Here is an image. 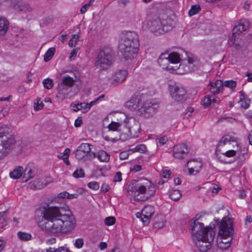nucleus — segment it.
Returning <instances> with one entry per match:
<instances>
[{
  "label": "nucleus",
  "instance_id": "1",
  "mask_svg": "<svg viewBox=\"0 0 252 252\" xmlns=\"http://www.w3.org/2000/svg\"><path fill=\"white\" fill-rule=\"evenodd\" d=\"M38 226L43 231L53 234H68L75 228L74 217L69 209L59 206L44 207Z\"/></svg>",
  "mask_w": 252,
  "mask_h": 252
},
{
  "label": "nucleus",
  "instance_id": "2",
  "mask_svg": "<svg viewBox=\"0 0 252 252\" xmlns=\"http://www.w3.org/2000/svg\"><path fill=\"white\" fill-rule=\"evenodd\" d=\"M138 47V35L135 32H126L122 35L119 48L126 61H133L136 57Z\"/></svg>",
  "mask_w": 252,
  "mask_h": 252
},
{
  "label": "nucleus",
  "instance_id": "3",
  "mask_svg": "<svg viewBox=\"0 0 252 252\" xmlns=\"http://www.w3.org/2000/svg\"><path fill=\"white\" fill-rule=\"evenodd\" d=\"M129 189L134 200L138 201H146L155 193V186L146 179L133 181Z\"/></svg>",
  "mask_w": 252,
  "mask_h": 252
},
{
  "label": "nucleus",
  "instance_id": "4",
  "mask_svg": "<svg viewBox=\"0 0 252 252\" xmlns=\"http://www.w3.org/2000/svg\"><path fill=\"white\" fill-rule=\"evenodd\" d=\"M146 28L156 35L162 34L170 31L174 26V22L170 18L162 20L157 15L149 17L146 22Z\"/></svg>",
  "mask_w": 252,
  "mask_h": 252
},
{
  "label": "nucleus",
  "instance_id": "5",
  "mask_svg": "<svg viewBox=\"0 0 252 252\" xmlns=\"http://www.w3.org/2000/svg\"><path fill=\"white\" fill-rule=\"evenodd\" d=\"M233 231L231 220L229 218H223L220 226L219 236L217 240L218 248L226 250L229 247L232 240L231 235Z\"/></svg>",
  "mask_w": 252,
  "mask_h": 252
},
{
  "label": "nucleus",
  "instance_id": "6",
  "mask_svg": "<svg viewBox=\"0 0 252 252\" xmlns=\"http://www.w3.org/2000/svg\"><path fill=\"white\" fill-rule=\"evenodd\" d=\"M10 128L5 125L0 126V160L6 157L16 143Z\"/></svg>",
  "mask_w": 252,
  "mask_h": 252
},
{
  "label": "nucleus",
  "instance_id": "7",
  "mask_svg": "<svg viewBox=\"0 0 252 252\" xmlns=\"http://www.w3.org/2000/svg\"><path fill=\"white\" fill-rule=\"evenodd\" d=\"M180 60L179 54L177 53H163L159 57L158 63L163 69L176 72L177 64Z\"/></svg>",
  "mask_w": 252,
  "mask_h": 252
},
{
  "label": "nucleus",
  "instance_id": "8",
  "mask_svg": "<svg viewBox=\"0 0 252 252\" xmlns=\"http://www.w3.org/2000/svg\"><path fill=\"white\" fill-rule=\"evenodd\" d=\"M124 123L127 131L121 134L120 139L126 141L137 137L141 129L139 123L132 117H126Z\"/></svg>",
  "mask_w": 252,
  "mask_h": 252
},
{
  "label": "nucleus",
  "instance_id": "9",
  "mask_svg": "<svg viewBox=\"0 0 252 252\" xmlns=\"http://www.w3.org/2000/svg\"><path fill=\"white\" fill-rule=\"evenodd\" d=\"M113 57L112 50L109 48H105L98 53L95 60L94 66L100 69H106L112 64Z\"/></svg>",
  "mask_w": 252,
  "mask_h": 252
},
{
  "label": "nucleus",
  "instance_id": "10",
  "mask_svg": "<svg viewBox=\"0 0 252 252\" xmlns=\"http://www.w3.org/2000/svg\"><path fill=\"white\" fill-rule=\"evenodd\" d=\"M93 146L89 143H82L75 151V157L79 160L84 161L90 160L95 158V153L91 152Z\"/></svg>",
  "mask_w": 252,
  "mask_h": 252
},
{
  "label": "nucleus",
  "instance_id": "11",
  "mask_svg": "<svg viewBox=\"0 0 252 252\" xmlns=\"http://www.w3.org/2000/svg\"><path fill=\"white\" fill-rule=\"evenodd\" d=\"M215 233L213 229L208 232V235H205L201 239H196L195 245L201 252H206L212 247V242L215 238Z\"/></svg>",
  "mask_w": 252,
  "mask_h": 252
},
{
  "label": "nucleus",
  "instance_id": "12",
  "mask_svg": "<svg viewBox=\"0 0 252 252\" xmlns=\"http://www.w3.org/2000/svg\"><path fill=\"white\" fill-rule=\"evenodd\" d=\"M197 61L192 57H189L186 62L182 63L177 66L176 73L185 74L195 70L197 68Z\"/></svg>",
  "mask_w": 252,
  "mask_h": 252
},
{
  "label": "nucleus",
  "instance_id": "13",
  "mask_svg": "<svg viewBox=\"0 0 252 252\" xmlns=\"http://www.w3.org/2000/svg\"><path fill=\"white\" fill-rule=\"evenodd\" d=\"M192 234L196 239H201L203 236L208 235V232L212 229L208 227H204L202 222L197 220H193L190 224Z\"/></svg>",
  "mask_w": 252,
  "mask_h": 252
},
{
  "label": "nucleus",
  "instance_id": "14",
  "mask_svg": "<svg viewBox=\"0 0 252 252\" xmlns=\"http://www.w3.org/2000/svg\"><path fill=\"white\" fill-rule=\"evenodd\" d=\"M172 98L176 101L182 102L186 100V91L181 86L176 85L170 86Z\"/></svg>",
  "mask_w": 252,
  "mask_h": 252
},
{
  "label": "nucleus",
  "instance_id": "15",
  "mask_svg": "<svg viewBox=\"0 0 252 252\" xmlns=\"http://www.w3.org/2000/svg\"><path fill=\"white\" fill-rule=\"evenodd\" d=\"M155 213V209L151 205H146L142 209L141 213H137L136 215L138 218H140L144 224H148L150 220Z\"/></svg>",
  "mask_w": 252,
  "mask_h": 252
},
{
  "label": "nucleus",
  "instance_id": "16",
  "mask_svg": "<svg viewBox=\"0 0 252 252\" xmlns=\"http://www.w3.org/2000/svg\"><path fill=\"white\" fill-rule=\"evenodd\" d=\"M158 107V104L147 101L142 104L140 112L143 113L145 117H149L156 113Z\"/></svg>",
  "mask_w": 252,
  "mask_h": 252
},
{
  "label": "nucleus",
  "instance_id": "17",
  "mask_svg": "<svg viewBox=\"0 0 252 252\" xmlns=\"http://www.w3.org/2000/svg\"><path fill=\"white\" fill-rule=\"evenodd\" d=\"M143 103L139 96H133L126 103V107L132 111H141Z\"/></svg>",
  "mask_w": 252,
  "mask_h": 252
},
{
  "label": "nucleus",
  "instance_id": "18",
  "mask_svg": "<svg viewBox=\"0 0 252 252\" xmlns=\"http://www.w3.org/2000/svg\"><path fill=\"white\" fill-rule=\"evenodd\" d=\"M189 152L187 146L185 144H178L174 146L173 156L178 159L184 158Z\"/></svg>",
  "mask_w": 252,
  "mask_h": 252
},
{
  "label": "nucleus",
  "instance_id": "19",
  "mask_svg": "<svg viewBox=\"0 0 252 252\" xmlns=\"http://www.w3.org/2000/svg\"><path fill=\"white\" fill-rule=\"evenodd\" d=\"M187 164L189 167V172L190 175L194 174V172L198 173L202 165V163L199 161L195 159L189 160Z\"/></svg>",
  "mask_w": 252,
  "mask_h": 252
},
{
  "label": "nucleus",
  "instance_id": "20",
  "mask_svg": "<svg viewBox=\"0 0 252 252\" xmlns=\"http://www.w3.org/2000/svg\"><path fill=\"white\" fill-rule=\"evenodd\" d=\"M211 93L216 94H219L223 89V82L220 80H217L215 82H210L208 85Z\"/></svg>",
  "mask_w": 252,
  "mask_h": 252
},
{
  "label": "nucleus",
  "instance_id": "21",
  "mask_svg": "<svg viewBox=\"0 0 252 252\" xmlns=\"http://www.w3.org/2000/svg\"><path fill=\"white\" fill-rule=\"evenodd\" d=\"M51 181L47 179L34 180L29 183V188L32 189H40L46 187Z\"/></svg>",
  "mask_w": 252,
  "mask_h": 252
},
{
  "label": "nucleus",
  "instance_id": "22",
  "mask_svg": "<svg viewBox=\"0 0 252 252\" xmlns=\"http://www.w3.org/2000/svg\"><path fill=\"white\" fill-rule=\"evenodd\" d=\"M36 168L32 164H29L25 168L23 178L27 181L33 177L36 174Z\"/></svg>",
  "mask_w": 252,
  "mask_h": 252
},
{
  "label": "nucleus",
  "instance_id": "23",
  "mask_svg": "<svg viewBox=\"0 0 252 252\" xmlns=\"http://www.w3.org/2000/svg\"><path fill=\"white\" fill-rule=\"evenodd\" d=\"M127 72L126 70H120L117 71L114 76V81L116 83H122L126 78Z\"/></svg>",
  "mask_w": 252,
  "mask_h": 252
},
{
  "label": "nucleus",
  "instance_id": "24",
  "mask_svg": "<svg viewBox=\"0 0 252 252\" xmlns=\"http://www.w3.org/2000/svg\"><path fill=\"white\" fill-rule=\"evenodd\" d=\"M71 106L74 111L77 112L82 110V112L85 113L89 111V107L86 103H78L77 104L72 103Z\"/></svg>",
  "mask_w": 252,
  "mask_h": 252
},
{
  "label": "nucleus",
  "instance_id": "25",
  "mask_svg": "<svg viewBox=\"0 0 252 252\" xmlns=\"http://www.w3.org/2000/svg\"><path fill=\"white\" fill-rule=\"evenodd\" d=\"M69 87L65 86L62 82L58 85V96L62 98H65L69 93Z\"/></svg>",
  "mask_w": 252,
  "mask_h": 252
},
{
  "label": "nucleus",
  "instance_id": "26",
  "mask_svg": "<svg viewBox=\"0 0 252 252\" xmlns=\"http://www.w3.org/2000/svg\"><path fill=\"white\" fill-rule=\"evenodd\" d=\"M9 26L8 21L4 18H0V37L5 34Z\"/></svg>",
  "mask_w": 252,
  "mask_h": 252
},
{
  "label": "nucleus",
  "instance_id": "27",
  "mask_svg": "<svg viewBox=\"0 0 252 252\" xmlns=\"http://www.w3.org/2000/svg\"><path fill=\"white\" fill-rule=\"evenodd\" d=\"M95 157L101 162H108L110 159V155L103 150H100L96 153H95Z\"/></svg>",
  "mask_w": 252,
  "mask_h": 252
},
{
  "label": "nucleus",
  "instance_id": "28",
  "mask_svg": "<svg viewBox=\"0 0 252 252\" xmlns=\"http://www.w3.org/2000/svg\"><path fill=\"white\" fill-rule=\"evenodd\" d=\"M23 171V168L22 166H17L10 172V177L13 179H19L22 176Z\"/></svg>",
  "mask_w": 252,
  "mask_h": 252
},
{
  "label": "nucleus",
  "instance_id": "29",
  "mask_svg": "<svg viewBox=\"0 0 252 252\" xmlns=\"http://www.w3.org/2000/svg\"><path fill=\"white\" fill-rule=\"evenodd\" d=\"M71 151L70 149L66 148L65 149L63 153H59L58 155V157L60 159H62L63 160L64 162L66 165H70V162L68 160V157L70 154Z\"/></svg>",
  "mask_w": 252,
  "mask_h": 252
},
{
  "label": "nucleus",
  "instance_id": "30",
  "mask_svg": "<svg viewBox=\"0 0 252 252\" xmlns=\"http://www.w3.org/2000/svg\"><path fill=\"white\" fill-rule=\"evenodd\" d=\"M75 80L73 78L68 75H64L62 78V81L61 82L63 84L70 88L74 85Z\"/></svg>",
  "mask_w": 252,
  "mask_h": 252
},
{
  "label": "nucleus",
  "instance_id": "31",
  "mask_svg": "<svg viewBox=\"0 0 252 252\" xmlns=\"http://www.w3.org/2000/svg\"><path fill=\"white\" fill-rule=\"evenodd\" d=\"M241 96L239 103L240 104V106L244 108L247 109L250 106V100H247L245 97V94L243 92H241Z\"/></svg>",
  "mask_w": 252,
  "mask_h": 252
},
{
  "label": "nucleus",
  "instance_id": "32",
  "mask_svg": "<svg viewBox=\"0 0 252 252\" xmlns=\"http://www.w3.org/2000/svg\"><path fill=\"white\" fill-rule=\"evenodd\" d=\"M55 52V48L51 47L49 48L45 53L44 56V60L45 62H47L49 61L54 56Z\"/></svg>",
  "mask_w": 252,
  "mask_h": 252
},
{
  "label": "nucleus",
  "instance_id": "33",
  "mask_svg": "<svg viewBox=\"0 0 252 252\" xmlns=\"http://www.w3.org/2000/svg\"><path fill=\"white\" fill-rule=\"evenodd\" d=\"M237 85V82L232 80H226L223 82V87L225 86L228 88H229L232 91H234Z\"/></svg>",
  "mask_w": 252,
  "mask_h": 252
},
{
  "label": "nucleus",
  "instance_id": "34",
  "mask_svg": "<svg viewBox=\"0 0 252 252\" xmlns=\"http://www.w3.org/2000/svg\"><path fill=\"white\" fill-rule=\"evenodd\" d=\"M17 236L22 241H29L32 238V236L30 234L22 232H19L17 234Z\"/></svg>",
  "mask_w": 252,
  "mask_h": 252
},
{
  "label": "nucleus",
  "instance_id": "35",
  "mask_svg": "<svg viewBox=\"0 0 252 252\" xmlns=\"http://www.w3.org/2000/svg\"><path fill=\"white\" fill-rule=\"evenodd\" d=\"M122 124L119 122H112L108 126V128L109 130L118 131Z\"/></svg>",
  "mask_w": 252,
  "mask_h": 252
},
{
  "label": "nucleus",
  "instance_id": "36",
  "mask_svg": "<svg viewBox=\"0 0 252 252\" xmlns=\"http://www.w3.org/2000/svg\"><path fill=\"white\" fill-rule=\"evenodd\" d=\"M181 195V193L179 190H173L170 193V198L175 201L178 200Z\"/></svg>",
  "mask_w": 252,
  "mask_h": 252
},
{
  "label": "nucleus",
  "instance_id": "37",
  "mask_svg": "<svg viewBox=\"0 0 252 252\" xmlns=\"http://www.w3.org/2000/svg\"><path fill=\"white\" fill-rule=\"evenodd\" d=\"M212 97H213L212 95L205 96L201 100V104L205 107L209 106L212 103Z\"/></svg>",
  "mask_w": 252,
  "mask_h": 252
},
{
  "label": "nucleus",
  "instance_id": "38",
  "mask_svg": "<svg viewBox=\"0 0 252 252\" xmlns=\"http://www.w3.org/2000/svg\"><path fill=\"white\" fill-rule=\"evenodd\" d=\"M227 143H229V141H228L227 137L226 135H225L223 136L219 141L218 145L217 147V152H220L221 151L220 148L222 146H223Z\"/></svg>",
  "mask_w": 252,
  "mask_h": 252
},
{
  "label": "nucleus",
  "instance_id": "39",
  "mask_svg": "<svg viewBox=\"0 0 252 252\" xmlns=\"http://www.w3.org/2000/svg\"><path fill=\"white\" fill-rule=\"evenodd\" d=\"M201 10V8L200 6L198 4L193 5H192L191 9L189 10V16H192L198 12H199Z\"/></svg>",
  "mask_w": 252,
  "mask_h": 252
},
{
  "label": "nucleus",
  "instance_id": "40",
  "mask_svg": "<svg viewBox=\"0 0 252 252\" xmlns=\"http://www.w3.org/2000/svg\"><path fill=\"white\" fill-rule=\"evenodd\" d=\"M246 30L243 24H239L236 26L233 29V33L239 34Z\"/></svg>",
  "mask_w": 252,
  "mask_h": 252
},
{
  "label": "nucleus",
  "instance_id": "41",
  "mask_svg": "<svg viewBox=\"0 0 252 252\" xmlns=\"http://www.w3.org/2000/svg\"><path fill=\"white\" fill-rule=\"evenodd\" d=\"M43 84L45 88L49 90L52 88L54 85V83L51 79L47 78L43 80Z\"/></svg>",
  "mask_w": 252,
  "mask_h": 252
},
{
  "label": "nucleus",
  "instance_id": "42",
  "mask_svg": "<svg viewBox=\"0 0 252 252\" xmlns=\"http://www.w3.org/2000/svg\"><path fill=\"white\" fill-rule=\"evenodd\" d=\"M84 175V170L81 168L77 169L73 173V176L75 178L83 177Z\"/></svg>",
  "mask_w": 252,
  "mask_h": 252
},
{
  "label": "nucleus",
  "instance_id": "43",
  "mask_svg": "<svg viewBox=\"0 0 252 252\" xmlns=\"http://www.w3.org/2000/svg\"><path fill=\"white\" fill-rule=\"evenodd\" d=\"M79 36L78 35L74 34L73 37L69 40L68 45L70 47L75 46L79 41Z\"/></svg>",
  "mask_w": 252,
  "mask_h": 252
},
{
  "label": "nucleus",
  "instance_id": "44",
  "mask_svg": "<svg viewBox=\"0 0 252 252\" xmlns=\"http://www.w3.org/2000/svg\"><path fill=\"white\" fill-rule=\"evenodd\" d=\"M146 146L144 144H139L137 145L134 149L133 150V152H140L142 153H144L146 151Z\"/></svg>",
  "mask_w": 252,
  "mask_h": 252
},
{
  "label": "nucleus",
  "instance_id": "45",
  "mask_svg": "<svg viewBox=\"0 0 252 252\" xmlns=\"http://www.w3.org/2000/svg\"><path fill=\"white\" fill-rule=\"evenodd\" d=\"M116 222V219L114 217H108L105 219L104 222L105 225L110 226L114 224Z\"/></svg>",
  "mask_w": 252,
  "mask_h": 252
},
{
  "label": "nucleus",
  "instance_id": "46",
  "mask_svg": "<svg viewBox=\"0 0 252 252\" xmlns=\"http://www.w3.org/2000/svg\"><path fill=\"white\" fill-rule=\"evenodd\" d=\"M16 8L19 11H25L29 9V5L25 3L21 2L17 5Z\"/></svg>",
  "mask_w": 252,
  "mask_h": 252
},
{
  "label": "nucleus",
  "instance_id": "47",
  "mask_svg": "<svg viewBox=\"0 0 252 252\" xmlns=\"http://www.w3.org/2000/svg\"><path fill=\"white\" fill-rule=\"evenodd\" d=\"M88 186L89 188L93 190H97L99 188V185L96 182H91L88 183Z\"/></svg>",
  "mask_w": 252,
  "mask_h": 252
},
{
  "label": "nucleus",
  "instance_id": "48",
  "mask_svg": "<svg viewBox=\"0 0 252 252\" xmlns=\"http://www.w3.org/2000/svg\"><path fill=\"white\" fill-rule=\"evenodd\" d=\"M84 240L82 238H78L76 240L74 246L78 249H81L84 245Z\"/></svg>",
  "mask_w": 252,
  "mask_h": 252
},
{
  "label": "nucleus",
  "instance_id": "49",
  "mask_svg": "<svg viewBox=\"0 0 252 252\" xmlns=\"http://www.w3.org/2000/svg\"><path fill=\"white\" fill-rule=\"evenodd\" d=\"M157 143H159L160 146H163L168 141V138L166 136H163L159 139H157Z\"/></svg>",
  "mask_w": 252,
  "mask_h": 252
},
{
  "label": "nucleus",
  "instance_id": "50",
  "mask_svg": "<svg viewBox=\"0 0 252 252\" xmlns=\"http://www.w3.org/2000/svg\"><path fill=\"white\" fill-rule=\"evenodd\" d=\"M130 171L135 173L142 170V166L140 165H133L130 167Z\"/></svg>",
  "mask_w": 252,
  "mask_h": 252
},
{
  "label": "nucleus",
  "instance_id": "51",
  "mask_svg": "<svg viewBox=\"0 0 252 252\" xmlns=\"http://www.w3.org/2000/svg\"><path fill=\"white\" fill-rule=\"evenodd\" d=\"M122 179V173L120 172H117L114 177V182H120Z\"/></svg>",
  "mask_w": 252,
  "mask_h": 252
},
{
  "label": "nucleus",
  "instance_id": "52",
  "mask_svg": "<svg viewBox=\"0 0 252 252\" xmlns=\"http://www.w3.org/2000/svg\"><path fill=\"white\" fill-rule=\"evenodd\" d=\"M44 106V104L41 102L40 103H38V101L37 103H34V108L36 111L41 110L43 108Z\"/></svg>",
  "mask_w": 252,
  "mask_h": 252
},
{
  "label": "nucleus",
  "instance_id": "53",
  "mask_svg": "<svg viewBox=\"0 0 252 252\" xmlns=\"http://www.w3.org/2000/svg\"><path fill=\"white\" fill-rule=\"evenodd\" d=\"M227 157H231L235 155L236 152L234 150H228L224 153H222Z\"/></svg>",
  "mask_w": 252,
  "mask_h": 252
},
{
  "label": "nucleus",
  "instance_id": "54",
  "mask_svg": "<svg viewBox=\"0 0 252 252\" xmlns=\"http://www.w3.org/2000/svg\"><path fill=\"white\" fill-rule=\"evenodd\" d=\"M110 187L108 184H103L101 187V191L103 192H106L109 191Z\"/></svg>",
  "mask_w": 252,
  "mask_h": 252
},
{
  "label": "nucleus",
  "instance_id": "55",
  "mask_svg": "<svg viewBox=\"0 0 252 252\" xmlns=\"http://www.w3.org/2000/svg\"><path fill=\"white\" fill-rule=\"evenodd\" d=\"M128 157V154L126 152H123L120 153L119 157L121 159H126Z\"/></svg>",
  "mask_w": 252,
  "mask_h": 252
},
{
  "label": "nucleus",
  "instance_id": "56",
  "mask_svg": "<svg viewBox=\"0 0 252 252\" xmlns=\"http://www.w3.org/2000/svg\"><path fill=\"white\" fill-rule=\"evenodd\" d=\"M60 250V247L58 248L50 247L46 249V252H61Z\"/></svg>",
  "mask_w": 252,
  "mask_h": 252
},
{
  "label": "nucleus",
  "instance_id": "57",
  "mask_svg": "<svg viewBox=\"0 0 252 252\" xmlns=\"http://www.w3.org/2000/svg\"><path fill=\"white\" fill-rule=\"evenodd\" d=\"M171 175V172L170 170H165L163 171L162 177L164 178H169Z\"/></svg>",
  "mask_w": 252,
  "mask_h": 252
},
{
  "label": "nucleus",
  "instance_id": "58",
  "mask_svg": "<svg viewBox=\"0 0 252 252\" xmlns=\"http://www.w3.org/2000/svg\"><path fill=\"white\" fill-rule=\"evenodd\" d=\"M82 124V120L81 118H78L75 121L74 126L75 127H79Z\"/></svg>",
  "mask_w": 252,
  "mask_h": 252
},
{
  "label": "nucleus",
  "instance_id": "59",
  "mask_svg": "<svg viewBox=\"0 0 252 252\" xmlns=\"http://www.w3.org/2000/svg\"><path fill=\"white\" fill-rule=\"evenodd\" d=\"M68 192L66 191H63L59 193L58 195V197L59 198H65L67 197Z\"/></svg>",
  "mask_w": 252,
  "mask_h": 252
},
{
  "label": "nucleus",
  "instance_id": "60",
  "mask_svg": "<svg viewBox=\"0 0 252 252\" xmlns=\"http://www.w3.org/2000/svg\"><path fill=\"white\" fill-rule=\"evenodd\" d=\"M56 242V239L55 238H51L46 240V243L49 245L55 244Z\"/></svg>",
  "mask_w": 252,
  "mask_h": 252
},
{
  "label": "nucleus",
  "instance_id": "61",
  "mask_svg": "<svg viewBox=\"0 0 252 252\" xmlns=\"http://www.w3.org/2000/svg\"><path fill=\"white\" fill-rule=\"evenodd\" d=\"M89 8V6L85 4L81 8L80 11L82 14H84L87 11Z\"/></svg>",
  "mask_w": 252,
  "mask_h": 252
},
{
  "label": "nucleus",
  "instance_id": "62",
  "mask_svg": "<svg viewBox=\"0 0 252 252\" xmlns=\"http://www.w3.org/2000/svg\"><path fill=\"white\" fill-rule=\"evenodd\" d=\"M6 225V221L3 217L0 218V227L2 228Z\"/></svg>",
  "mask_w": 252,
  "mask_h": 252
},
{
  "label": "nucleus",
  "instance_id": "63",
  "mask_svg": "<svg viewBox=\"0 0 252 252\" xmlns=\"http://www.w3.org/2000/svg\"><path fill=\"white\" fill-rule=\"evenodd\" d=\"M226 136L227 137V139L229 141V143H230L231 142H236V138L235 137L230 135H226Z\"/></svg>",
  "mask_w": 252,
  "mask_h": 252
},
{
  "label": "nucleus",
  "instance_id": "64",
  "mask_svg": "<svg viewBox=\"0 0 252 252\" xmlns=\"http://www.w3.org/2000/svg\"><path fill=\"white\" fill-rule=\"evenodd\" d=\"M107 248V244L105 242H101L99 245V248L101 250L105 249Z\"/></svg>",
  "mask_w": 252,
  "mask_h": 252
}]
</instances>
